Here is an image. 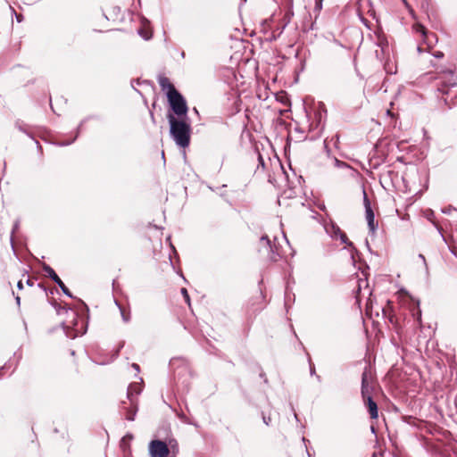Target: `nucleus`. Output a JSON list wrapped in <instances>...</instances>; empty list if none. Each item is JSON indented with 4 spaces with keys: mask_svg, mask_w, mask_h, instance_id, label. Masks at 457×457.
Wrapping results in <instances>:
<instances>
[{
    "mask_svg": "<svg viewBox=\"0 0 457 457\" xmlns=\"http://www.w3.org/2000/svg\"><path fill=\"white\" fill-rule=\"evenodd\" d=\"M167 119L170 124V133L176 145L185 148L189 145L191 127L187 117L176 118L174 114L169 113Z\"/></svg>",
    "mask_w": 457,
    "mask_h": 457,
    "instance_id": "1",
    "label": "nucleus"
},
{
    "mask_svg": "<svg viewBox=\"0 0 457 457\" xmlns=\"http://www.w3.org/2000/svg\"><path fill=\"white\" fill-rule=\"evenodd\" d=\"M167 98L171 110L178 116L177 118L187 117V102L177 89L170 91Z\"/></svg>",
    "mask_w": 457,
    "mask_h": 457,
    "instance_id": "2",
    "label": "nucleus"
},
{
    "mask_svg": "<svg viewBox=\"0 0 457 457\" xmlns=\"http://www.w3.org/2000/svg\"><path fill=\"white\" fill-rule=\"evenodd\" d=\"M412 29L415 33L420 35L423 43L428 46V48H431L437 42L436 35L433 32H428L423 25L415 23L412 26Z\"/></svg>",
    "mask_w": 457,
    "mask_h": 457,
    "instance_id": "3",
    "label": "nucleus"
},
{
    "mask_svg": "<svg viewBox=\"0 0 457 457\" xmlns=\"http://www.w3.org/2000/svg\"><path fill=\"white\" fill-rule=\"evenodd\" d=\"M149 452L151 457H167L170 453L168 445L160 440H154L150 443Z\"/></svg>",
    "mask_w": 457,
    "mask_h": 457,
    "instance_id": "4",
    "label": "nucleus"
},
{
    "mask_svg": "<svg viewBox=\"0 0 457 457\" xmlns=\"http://www.w3.org/2000/svg\"><path fill=\"white\" fill-rule=\"evenodd\" d=\"M363 201H364V206H365L366 220L368 222L370 231L371 233H375L376 228H377V225L375 224V216H374V212L371 209L370 201H369L368 196L365 192H364Z\"/></svg>",
    "mask_w": 457,
    "mask_h": 457,
    "instance_id": "5",
    "label": "nucleus"
},
{
    "mask_svg": "<svg viewBox=\"0 0 457 457\" xmlns=\"http://www.w3.org/2000/svg\"><path fill=\"white\" fill-rule=\"evenodd\" d=\"M371 375L367 369L362 372L361 375V395L362 398H366L371 395L372 386H371Z\"/></svg>",
    "mask_w": 457,
    "mask_h": 457,
    "instance_id": "6",
    "label": "nucleus"
},
{
    "mask_svg": "<svg viewBox=\"0 0 457 457\" xmlns=\"http://www.w3.org/2000/svg\"><path fill=\"white\" fill-rule=\"evenodd\" d=\"M455 86H457V78L453 76V72L452 71H448L445 72L443 85L441 87H438V90L443 94H448V89H446V87Z\"/></svg>",
    "mask_w": 457,
    "mask_h": 457,
    "instance_id": "7",
    "label": "nucleus"
},
{
    "mask_svg": "<svg viewBox=\"0 0 457 457\" xmlns=\"http://www.w3.org/2000/svg\"><path fill=\"white\" fill-rule=\"evenodd\" d=\"M142 391V386L141 383L134 382L131 383L127 391V397L130 402V404H134L135 403H137V396L141 393Z\"/></svg>",
    "mask_w": 457,
    "mask_h": 457,
    "instance_id": "8",
    "label": "nucleus"
},
{
    "mask_svg": "<svg viewBox=\"0 0 457 457\" xmlns=\"http://www.w3.org/2000/svg\"><path fill=\"white\" fill-rule=\"evenodd\" d=\"M364 405L367 407L368 411L371 419H378V409L376 402L373 401L371 395L363 398Z\"/></svg>",
    "mask_w": 457,
    "mask_h": 457,
    "instance_id": "9",
    "label": "nucleus"
},
{
    "mask_svg": "<svg viewBox=\"0 0 457 457\" xmlns=\"http://www.w3.org/2000/svg\"><path fill=\"white\" fill-rule=\"evenodd\" d=\"M159 85L162 91H165L166 96H168V93L172 89H176L174 86L170 83V79L166 77H161L159 79Z\"/></svg>",
    "mask_w": 457,
    "mask_h": 457,
    "instance_id": "10",
    "label": "nucleus"
},
{
    "mask_svg": "<svg viewBox=\"0 0 457 457\" xmlns=\"http://www.w3.org/2000/svg\"><path fill=\"white\" fill-rule=\"evenodd\" d=\"M44 271L47 274L49 278H51L55 283L57 281H60L61 278L58 277V275L55 273V271L48 265L45 264L43 266Z\"/></svg>",
    "mask_w": 457,
    "mask_h": 457,
    "instance_id": "11",
    "label": "nucleus"
},
{
    "mask_svg": "<svg viewBox=\"0 0 457 457\" xmlns=\"http://www.w3.org/2000/svg\"><path fill=\"white\" fill-rule=\"evenodd\" d=\"M137 411V403L131 404V410H129L126 415V419L129 420H134L136 413Z\"/></svg>",
    "mask_w": 457,
    "mask_h": 457,
    "instance_id": "12",
    "label": "nucleus"
},
{
    "mask_svg": "<svg viewBox=\"0 0 457 457\" xmlns=\"http://www.w3.org/2000/svg\"><path fill=\"white\" fill-rule=\"evenodd\" d=\"M115 303L118 305L120 311V314H121V318L123 320L124 322H129L130 320V312H126L119 303L117 301H115Z\"/></svg>",
    "mask_w": 457,
    "mask_h": 457,
    "instance_id": "13",
    "label": "nucleus"
},
{
    "mask_svg": "<svg viewBox=\"0 0 457 457\" xmlns=\"http://www.w3.org/2000/svg\"><path fill=\"white\" fill-rule=\"evenodd\" d=\"M337 231H338V237L340 238L341 242L343 244L352 245V243L348 240L346 235L344 232H342L340 228H337Z\"/></svg>",
    "mask_w": 457,
    "mask_h": 457,
    "instance_id": "14",
    "label": "nucleus"
},
{
    "mask_svg": "<svg viewBox=\"0 0 457 457\" xmlns=\"http://www.w3.org/2000/svg\"><path fill=\"white\" fill-rule=\"evenodd\" d=\"M59 287L62 289V291L63 292V294H65L67 296L69 297H72V295L71 293L70 292V290L66 287V286L64 285V283L62 281V279L60 281H57L56 283Z\"/></svg>",
    "mask_w": 457,
    "mask_h": 457,
    "instance_id": "15",
    "label": "nucleus"
},
{
    "mask_svg": "<svg viewBox=\"0 0 457 457\" xmlns=\"http://www.w3.org/2000/svg\"><path fill=\"white\" fill-rule=\"evenodd\" d=\"M169 448L173 452H178V444L175 440H170L169 443Z\"/></svg>",
    "mask_w": 457,
    "mask_h": 457,
    "instance_id": "16",
    "label": "nucleus"
},
{
    "mask_svg": "<svg viewBox=\"0 0 457 457\" xmlns=\"http://www.w3.org/2000/svg\"><path fill=\"white\" fill-rule=\"evenodd\" d=\"M181 294L183 295L186 302L190 304V298H189V295L187 293V290L186 288H182L181 289Z\"/></svg>",
    "mask_w": 457,
    "mask_h": 457,
    "instance_id": "17",
    "label": "nucleus"
},
{
    "mask_svg": "<svg viewBox=\"0 0 457 457\" xmlns=\"http://www.w3.org/2000/svg\"><path fill=\"white\" fill-rule=\"evenodd\" d=\"M261 241L264 242L267 245V246H270V241L269 240V238L266 236L262 237Z\"/></svg>",
    "mask_w": 457,
    "mask_h": 457,
    "instance_id": "18",
    "label": "nucleus"
},
{
    "mask_svg": "<svg viewBox=\"0 0 457 457\" xmlns=\"http://www.w3.org/2000/svg\"><path fill=\"white\" fill-rule=\"evenodd\" d=\"M416 315H417V320H420V316H421V312L419 308V303H417V313H413V316H416Z\"/></svg>",
    "mask_w": 457,
    "mask_h": 457,
    "instance_id": "19",
    "label": "nucleus"
},
{
    "mask_svg": "<svg viewBox=\"0 0 457 457\" xmlns=\"http://www.w3.org/2000/svg\"><path fill=\"white\" fill-rule=\"evenodd\" d=\"M263 422L268 426L270 425L271 419L270 417H266L265 415L262 416Z\"/></svg>",
    "mask_w": 457,
    "mask_h": 457,
    "instance_id": "20",
    "label": "nucleus"
},
{
    "mask_svg": "<svg viewBox=\"0 0 457 457\" xmlns=\"http://www.w3.org/2000/svg\"><path fill=\"white\" fill-rule=\"evenodd\" d=\"M337 228H338V227H335V226H333V235H332V236H333L335 238H337V237H338V231H337Z\"/></svg>",
    "mask_w": 457,
    "mask_h": 457,
    "instance_id": "21",
    "label": "nucleus"
},
{
    "mask_svg": "<svg viewBox=\"0 0 457 457\" xmlns=\"http://www.w3.org/2000/svg\"><path fill=\"white\" fill-rule=\"evenodd\" d=\"M435 57L436 58H442L444 54L442 52H436L434 54Z\"/></svg>",
    "mask_w": 457,
    "mask_h": 457,
    "instance_id": "22",
    "label": "nucleus"
},
{
    "mask_svg": "<svg viewBox=\"0 0 457 457\" xmlns=\"http://www.w3.org/2000/svg\"><path fill=\"white\" fill-rule=\"evenodd\" d=\"M419 258H420L422 260V262H424V264L427 266L426 259H425L424 255L423 254H419Z\"/></svg>",
    "mask_w": 457,
    "mask_h": 457,
    "instance_id": "23",
    "label": "nucleus"
},
{
    "mask_svg": "<svg viewBox=\"0 0 457 457\" xmlns=\"http://www.w3.org/2000/svg\"><path fill=\"white\" fill-rule=\"evenodd\" d=\"M17 287H18L19 289H22L23 288V283H22L21 280L18 282Z\"/></svg>",
    "mask_w": 457,
    "mask_h": 457,
    "instance_id": "24",
    "label": "nucleus"
},
{
    "mask_svg": "<svg viewBox=\"0 0 457 457\" xmlns=\"http://www.w3.org/2000/svg\"><path fill=\"white\" fill-rule=\"evenodd\" d=\"M26 283L29 286V287H32L34 285V282L31 280V279H27Z\"/></svg>",
    "mask_w": 457,
    "mask_h": 457,
    "instance_id": "25",
    "label": "nucleus"
},
{
    "mask_svg": "<svg viewBox=\"0 0 457 457\" xmlns=\"http://www.w3.org/2000/svg\"><path fill=\"white\" fill-rule=\"evenodd\" d=\"M132 367H133L137 371H139V366H138V364H137V363H133V364H132Z\"/></svg>",
    "mask_w": 457,
    "mask_h": 457,
    "instance_id": "26",
    "label": "nucleus"
},
{
    "mask_svg": "<svg viewBox=\"0 0 457 457\" xmlns=\"http://www.w3.org/2000/svg\"><path fill=\"white\" fill-rule=\"evenodd\" d=\"M417 49H418V51H419L420 53H421V52H423V51H424L421 46H418V48H417Z\"/></svg>",
    "mask_w": 457,
    "mask_h": 457,
    "instance_id": "27",
    "label": "nucleus"
},
{
    "mask_svg": "<svg viewBox=\"0 0 457 457\" xmlns=\"http://www.w3.org/2000/svg\"><path fill=\"white\" fill-rule=\"evenodd\" d=\"M72 316H73V320H75L77 318V314L75 312H72Z\"/></svg>",
    "mask_w": 457,
    "mask_h": 457,
    "instance_id": "28",
    "label": "nucleus"
},
{
    "mask_svg": "<svg viewBox=\"0 0 457 457\" xmlns=\"http://www.w3.org/2000/svg\"><path fill=\"white\" fill-rule=\"evenodd\" d=\"M68 336L71 337H76L77 334H73V335L68 334Z\"/></svg>",
    "mask_w": 457,
    "mask_h": 457,
    "instance_id": "29",
    "label": "nucleus"
},
{
    "mask_svg": "<svg viewBox=\"0 0 457 457\" xmlns=\"http://www.w3.org/2000/svg\"><path fill=\"white\" fill-rule=\"evenodd\" d=\"M16 301H17L18 303H20V297L19 296L16 297Z\"/></svg>",
    "mask_w": 457,
    "mask_h": 457,
    "instance_id": "30",
    "label": "nucleus"
},
{
    "mask_svg": "<svg viewBox=\"0 0 457 457\" xmlns=\"http://www.w3.org/2000/svg\"><path fill=\"white\" fill-rule=\"evenodd\" d=\"M17 228H18V224L16 223V224L14 225V228H13V230H14V229H16Z\"/></svg>",
    "mask_w": 457,
    "mask_h": 457,
    "instance_id": "31",
    "label": "nucleus"
},
{
    "mask_svg": "<svg viewBox=\"0 0 457 457\" xmlns=\"http://www.w3.org/2000/svg\"><path fill=\"white\" fill-rule=\"evenodd\" d=\"M371 431L374 433L375 432V428L374 427H371Z\"/></svg>",
    "mask_w": 457,
    "mask_h": 457,
    "instance_id": "32",
    "label": "nucleus"
},
{
    "mask_svg": "<svg viewBox=\"0 0 457 457\" xmlns=\"http://www.w3.org/2000/svg\"><path fill=\"white\" fill-rule=\"evenodd\" d=\"M453 255H456V256H457L456 253H454V252H453Z\"/></svg>",
    "mask_w": 457,
    "mask_h": 457,
    "instance_id": "33",
    "label": "nucleus"
}]
</instances>
